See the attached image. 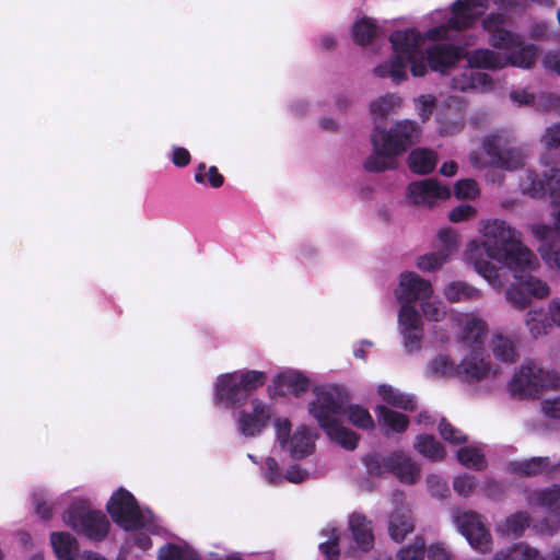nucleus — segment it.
I'll list each match as a JSON object with an SVG mask.
<instances>
[{
	"mask_svg": "<svg viewBox=\"0 0 560 560\" xmlns=\"http://www.w3.org/2000/svg\"><path fill=\"white\" fill-rule=\"evenodd\" d=\"M65 523L78 534L93 541H103L110 524L104 512L94 510L84 500L74 501L63 514Z\"/></svg>",
	"mask_w": 560,
	"mask_h": 560,
	"instance_id": "20e7f679",
	"label": "nucleus"
},
{
	"mask_svg": "<svg viewBox=\"0 0 560 560\" xmlns=\"http://www.w3.org/2000/svg\"><path fill=\"white\" fill-rule=\"evenodd\" d=\"M348 400L347 393L336 387L330 388L317 393L316 399L308 406V411L331 441L338 443L345 450L353 451L358 446L359 434L342 427L336 418L343 415L345 404Z\"/></svg>",
	"mask_w": 560,
	"mask_h": 560,
	"instance_id": "f03ea898",
	"label": "nucleus"
},
{
	"mask_svg": "<svg viewBox=\"0 0 560 560\" xmlns=\"http://www.w3.org/2000/svg\"><path fill=\"white\" fill-rule=\"evenodd\" d=\"M400 105L401 98L398 95L387 94L373 102L370 106V109L375 119H385L390 114V112Z\"/></svg>",
	"mask_w": 560,
	"mask_h": 560,
	"instance_id": "79ce46f5",
	"label": "nucleus"
},
{
	"mask_svg": "<svg viewBox=\"0 0 560 560\" xmlns=\"http://www.w3.org/2000/svg\"><path fill=\"white\" fill-rule=\"evenodd\" d=\"M492 351L498 360L505 363H514L518 357L514 342L502 335L493 337Z\"/></svg>",
	"mask_w": 560,
	"mask_h": 560,
	"instance_id": "4c0bfd02",
	"label": "nucleus"
},
{
	"mask_svg": "<svg viewBox=\"0 0 560 560\" xmlns=\"http://www.w3.org/2000/svg\"><path fill=\"white\" fill-rule=\"evenodd\" d=\"M454 490L462 497H469L477 487V479L468 474L457 476L453 482Z\"/></svg>",
	"mask_w": 560,
	"mask_h": 560,
	"instance_id": "bf43d9fd",
	"label": "nucleus"
},
{
	"mask_svg": "<svg viewBox=\"0 0 560 560\" xmlns=\"http://www.w3.org/2000/svg\"><path fill=\"white\" fill-rule=\"evenodd\" d=\"M509 470L522 477H536L546 472L549 477L560 474V462L551 464L548 456L532 457L509 463Z\"/></svg>",
	"mask_w": 560,
	"mask_h": 560,
	"instance_id": "aec40b11",
	"label": "nucleus"
},
{
	"mask_svg": "<svg viewBox=\"0 0 560 560\" xmlns=\"http://www.w3.org/2000/svg\"><path fill=\"white\" fill-rule=\"evenodd\" d=\"M433 293L430 281L421 278L413 271L400 275L396 295L401 304H412L416 301L430 299Z\"/></svg>",
	"mask_w": 560,
	"mask_h": 560,
	"instance_id": "2eb2a0df",
	"label": "nucleus"
},
{
	"mask_svg": "<svg viewBox=\"0 0 560 560\" xmlns=\"http://www.w3.org/2000/svg\"><path fill=\"white\" fill-rule=\"evenodd\" d=\"M407 190L409 198L416 205L431 202L432 199L445 200L451 197V189L433 178L412 182Z\"/></svg>",
	"mask_w": 560,
	"mask_h": 560,
	"instance_id": "6ab92c4d",
	"label": "nucleus"
},
{
	"mask_svg": "<svg viewBox=\"0 0 560 560\" xmlns=\"http://www.w3.org/2000/svg\"><path fill=\"white\" fill-rule=\"evenodd\" d=\"M506 18L502 13H490L482 20V27L490 34L504 28Z\"/></svg>",
	"mask_w": 560,
	"mask_h": 560,
	"instance_id": "e2e57ef3",
	"label": "nucleus"
},
{
	"mask_svg": "<svg viewBox=\"0 0 560 560\" xmlns=\"http://www.w3.org/2000/svg\"><path fill=\"white\" fill-rule=\"evenodd\" d=\"M526 325L530 335L537 338L547 334L549 325L542 311L530 310L526 315Z\"/></svg>",
	"mask_w": 560,
	"mask_h": 560,
	"instance_id": "864d4df0",
	"label": "nucleus"
},
{
	"mask_svg": "<svg viewBox=\"0 0 560 560\" xmlns=\"http://www.w3.org/2000/svg\"><path fill=\"white\" fill-rule=\"evenodd\" d=\"M113 522L126 532L142 529L148 521L131 492L125 488L115 491L106 504Z\"/></svg>",
	"mask_w": 560,
	"mask_h": 560,
	"instance_id": "0eeeda50",
	"label": "nucleus"
},
{
	"mask_svg": "<svg viewBox=\"0 0 560 560\" xmlns=\"http://www.w3.org/2000/svg\"><path fill=\"white\" fill-rule=\"evenodd\" d=\"M428 65L431 70L441 73L447 72L464 59V48L454 44H435L425 50Z\"/></svg>",
	"mask_w": 560,
	"mask_h": 560,
	"instance_id": "f3484780",
	"label": "nucleus"
},
{
	"mask_svg": "<svg viewBox=\"0 0 560 560\" xmlns=\"http://www.w3.org/2000/svg\"><path fill=\"white\" fill-rule=\"evenodd\" d=\"M398 323L400 329L422 327L421 316L412 304H401Z\"/></svg>",
	"mask_w": 560,
	"mask_h": 560,
	"instance_id": "603ef678",
	"label": "nucleus"
},
{
	"mask_svg": "<svg viewBox=\"0 0 560 560\" xmlns=\"http://www.w3.org/2000/svg\"><path fill=\"white\" fill-rule=\"evenodd\" d=\"M515 280L517 284H511L505 291V296L514 307L525 310L530 304V296L536 298V295L529 292L526 285L522 284L517 278ZM537 299L540 298L537 296Z\"/></svg>",
	"mask_w": 560,
	"mask_h": 560,
	"instance_id": "a19ab883",
	"label": "nucleus"
},
{
	"mask_svg": "<svg viewBox=\"0 0 560 560\" xmlns=\"http://www.w3.org/2000/svg\"><path fill=\"white\" fill-rule=\"evenodd\" d=\"M378 394L385 402L395 408L405 411H415L417 409V399L413 395L401 393L390 385H380Z\"/></svg>",
	"mask_w": 560,
	"mask_h": 560,
	"instance_id": "cd10ccee",
	"label": "nucleus"
},
{
	"mask_svg": "<svg viewBox=\"0 0 560 560\" xmlns=\"http://www.w3.org/2000/svg\"><path fill=\"white\" fill-rule=\"evenodd\" d=\"M348 420L357 428L362 430L374 429V421L369 410L360 405H347L345 404V412Z\"/></svg>",
	"mask_w": 560,
	"mask_h": 560,
	"instance_id": "ea45409f",
	"label": "nucleus"
},
{
	"mask_svg": "<svg viewBox=\"0 0 560 560\" xmlns=\"http://www.w3.org/2000/svg\"><path fill=\"white\" fill-rule=\"evenodd\" d=\"M485 335L486 323L479 318H471L463 328L462 342L469 348V351L483 350Z\"/></svg>",
	"mask_w": 560,
	"mask_h": 560,
	"instance_id": "2f4dec72",
	"label": "nucleus"
},
{
	"mask_svg": "<svg viewBox=\"0 0 560 560\" xmlns=\"http://www.w3.org/2000/svg\"><path fill=\"white\" fill-rule=\"evenodd\" d=\"M415 528L409 510L396 509L389 516L388 533L393 540L400 542Z\"/></svg>",
	"mask_w": 560,
	"mask_h": 560,
	"instance_id": "393cba45",
	"label": "nucleus"
},
{
	"mask_svg": "<svg viewBox=\"0 0 560 560\" xmlns=\"http://www.w3.org/2000/svg\"><path fill=\"white\" fill-rule=\"evenodd\" d=\"M455 523L460 534L477 551L486 553L492 549V538L480 514L467 511L458 514Z\"/></svg>",
	"mask_w": 560,
	"mask_h": 560,
	"instance_id": "9b49d317",
	"label": "nucleus"
},
{
	"mask_svg": "<svg viewBox=\"0 0 560 560\" xmlns=\"http://www.w3.org/2000/svg\"><path fill=\"white\" fill-rule=\"evenodd\" d=\"M314 440L306 425H301L290 440V455L294 459H302L308 456L314 448Z\"/></svg>",
	"mask_w": 560,
	"mask_h": 560,
	"instance_id": "c85d7f7f",
	"label": "nucleus"
},
{
	"mask_svg": "<svg viewBox=\"0 0 560 560\" xmlns=\"http://www.w3.org/2000/svg\"><path fill=\"white\" fill-rule=\"evenodd\" d=\"M252 408V412L242 410L238 413V431L245 438L259 435L271 419V409L262 400L258 398L253 399Z\"/></svg>",
	"mask_w": 560,
	"mask_h": 560,
	"instance_id": "4468645a",
	"label": "nucleus"
},
{
	"mask_svg": "<svg viewBox=\"0 0 560 560\" xmlns=\"http://www.w3.org/2000/svg\"><path fill=\"white\" fill-rule=\"evenodd\" d=\"M33 505L35 513L43 521H49L52 517V504L48 502L44 493L36 492L33 494Z\"/></svg>",
	"mask_w": 560,
	"mask_h": 560,
	"instance_id": "052dcab7",
	"label": "nucleus"
},
{
	"mask_svg": "<svg viewBox=\"0 0 560 560\" xmlns=\"http://www.w3.org/2000/svg\"><path fill=\"white\" fill-rule=\"evenodd\" d=\"M538 48L534 44H524L521 39V45L517 48L511 49L506 59V66L511 65L524 69H530L537 59Z\"/></svg>",
	"mask_w": 560,
	"mask_h": 560,
	"instance_id": "7c9ffc66",
	"label": "nucleus"
},
{
	"mask_svg": "<svg viewBox=\"0 0 560 560\" xmlns=\"http://www.w3.org/2000/svg\"><path fill=\"white\" fill-rule=\"evenodd\" d=\"M520 186L533 198L549 196L553 206H560V168H551L548 174L528 170L521 178Z\"/></svg>",
	"mask_w": 560,
	"mask_h": 560,
	"instance_id": "9d476101",
	"label": "nucleus"
},
{
	"mask_svg": "<svg viewBox=\"0 0 560 560\" xmlns=\"http://www.w3.org/2000/svg\"><path fill=\"white\" fill-rule=\"evenodd\" d=\"M438 155L430 149H415L408 155L410 171L418 175L430 174L436 166Z\"/></svg>",
	"mask_w": 560,
	"mask_h": 560,
	"instance_id": "bb28decb",
	"label": "nucleus"
},
{
	"mask_svg": "<svg viewBox=\"0 0 560 560\" xmlns=\"http://www.w3.org/2000/svg\"><path fill=\"white\" fill-rule=\"evenodd\" d=\"M371 143L374 153L365 160L364 168L373 173H381L394 168L396 165L395 158L398 156V154L386 150V144L380 140L377 133H371Z\"/></svg>",
	"mask_w": 560,
	"mask_h": 560,
	"instance_id": "5701e85b",
	"label": "nucleus"
},
{
	"mask_svg": "<svg viewBox=\"0 0 560 560\" xmlns=\"http://www.w3.org/2000/svg\"><path fill=\"white\" fill-rule=\"evenodd\" d=\"M536 503L546 510V516L539 522V530L552 535L560 529V485H552L536 493Z\"/></svg>",
	"mask_w": 560,
	"mask_h": 560,
	"instance_id": "ddd939ff",
	"label": "nucleus"
},
{
	"mask_svg": "<svg viewBox=\"0 0 560 560\" xmlns=\"http://www.w3.org/2000/svg\"><path fill=\"white\" fill-rule=\"evenodd\" d=\"M454 88L462 91L483 89L488 90L492 86V79L489 74L479 71H471L468 75L463 74L462 79L454 78Z\"/></svg>",
	"mask_w": 560,
	"mask_h": 560,
	"instance_id": "c9c22d12",
	"label": "nucleus"
},
{
	"mask_svg": "<svg viewBox=\"0 0 560 560\" xmlns=\"http://www.w3.org/2000/svg\"><path fill=\"white\" fill-rule=\"evenodd\" d=\"M323 536H327L328 540L319 544L318 548L319 551L326 556L327 560H338L340 556V535L338 533V529L332 528H325L320 533Z\"/></svg>",
	"mask_w": 560,
	"mask_h": 560,
	"instance_id": "37998d69",
	"label": "nucleus"
},
{
	"mask_svg": "<svg viewBox=\"0 0 560 560\" xmlns=\"http://www.w3.org/2000/svg\"><path fill=\"white\" fill-rule=\"evenodd\" d=\"M542 141L548 148H560V122L553 124L547 128Z\"/></svg>",
	"mask_w": 560,
	"mask_h": 560,
	"instance_id": "774afa93",
	"label": "nucleus"
},
{
	"mask_svg": "<svg viewBox=\"0 0 560 560\" xmlns=\"http://www.w3.org/2000/svg\"><path fill=\"white\" fill-rule=\"evenodd\" d=\"M553 224V228L547 224H535L532 226V232L536 238L550 243L557 235H560V210H558L555 217Z\"/></svg>",
	"mask_w": 560,
	"mask_h": 560,
	"instance_id": "6e6d98bb",
	"label": "nucleus"
},
{
	"mask_svg": "<svg viewBox=\"0 0 560 560\" xmlns=\"http://www.w3.org/2000/svg\"><path fill=\"white\" fill-rule=\"evenodd\" d=\"M430 371L436 376H456V364L450 357L441 354L431 361Z\"/></svg>",
	"mask_w": 560,
	"mask_h": 560,
	"instance_id": "5fc2aeb1",
	"label": "nucleus"
},
{
	"mask_svg": "<svg viewBox=\"0 0 560 560\" xmlns=\"http://www.w3.org/2000/svg\"><path fill=\"white\" fill-rule=\"evenodd\" d=\"M476 214V209L470 205H459L451 210L448 219L451 222L458 223L468 220Z\"/></svg>",
	"mask_w": 560,
	"mask_h": 560,
	"instance_id": "69168bd1",
	"label": "nucleus"
},
{
	"mask_svg": "<svg viewBox=\"0 0 560 560\" xmlns=\"http://www.w3.org/2000/svg\"><path fill=\"white\" fill-rule=\"evenodd\" d=\"M447 252H434L422 255L417 260V267L423 272H431L447 261Z\"/></svg>",
	"mask_w": 560,
	"mask_h": 560,
	"instance_id": "09e8293b",
	"label": "nucleus"
},
{
	"mask_svg": "<svg viewBox=\"0 0 560 560\" xmlns=\"http://www.w3.org/2000/svg\"><path fill=\"white\" fill-rule=\"evenodd\" d=\"M489 44L497 49L511 51L521 45V36L502 28L490 35Z\"/></svg>",
	"mask_w": 560,
	"mask_h": 560,
	"instance_id": "c03bdc74",
	"label": "nucleus"
},
{
	"mask_svg": "<svg viewBox=\"0 0 560 560\" xmlns=\"http://www.w3.org/2000/svg\"><path fill=\"white\" fill-rule=\"evenodd\" d=\"M454 195L457 199H475L479 195V188L475 179H459L454 185Z\"/></svg>",
	"mask_w": 560,
	"mask_h": 560,
	"instance_id": "4d7b16f0",
	"label": "nucleus"
},
{
	"mask_svg": "<svg viewBox=\"0 0 560 560\" xmlns=\"http://www.w3.org/2000/svg\"><path fill=\"white\" fill-rule=\"evenodd\" d=\"M366 471L371 476L394 474L401 482L413 485L420 478V468L402 451H395L388 455L372 453L364 457Z\"/></svg>",
	"mask_w": 560,
	"mask_h": 560,
	"instance_id": "39448f33",
	"label": "nucleus"
},
{
	"mask_svg": "<svg viewBox=\"0 0 560 560\" xmlns=\"http://www.w3.org/2000/svg\"><path fill=\"white\" fill-rule=\"evenodd\" d=\"M374 73L380 78H390L395 84L407 80V67L400 57L393 56L389 62L378 65L374 68Z\"/></svg>",
	"mask_w": 560,
	"mask_h": 560,
	"instance_id": "72a5a7b5",
	"label": "nucleus"
},
{
	"mask_svg": "<svg viewBox=\"0 0 560 560\" xmlns=\"http://www.w3.org/2000/svg\"><path fill=\"white\" fill-rule=\"evenodd\" d=\"M267 382V374L257 370H245L222 374L217 378L214 389L215 404L225 408L244 405L250 395Z\"/></svg>",
	"mask_w": 560,
	"mask_h": 560,
	"instance_id": "7ed1b4c3",
	"label": "nucleus"
},
{
	"mask_svg": "<svg viewBox=\"0 0 560 560\" xmlns=\"http://www.w3.org/2000/svg\"><path fill=\"white\" fill-rule=\"evenodd\" d=\"M425 553V541L421 536H417L413 542L399 549L396 560H423Z\"/></svg>",
	"mask_w": 560,
	"mask_h": 560,
	"instance_id": "8fccbe9b",
	"label": "nucleus"
},
{
	"mask_svg": "<svg viewBox=\"0 0 560 560\" xmlns=\"http://www.w3.org/2000/svg\"><path fill=\"white\" fill-rule=\"evenodd\" d=\"M310 383L306 376L296 371H287L279 373L273 380V386L269 387V395L273 396H287L293 394L295 397H300L303 393L308 389Z\"/></svg>",
	"mask_w": 560,
	"mask_h": 560,
	"instance_id": "412c9836",
	"label": "nucleus"
},
{
	"mask_svg": "<svg viewBox=\"0 0 560 560\" xmlns=\"http://www.w3.org/2000/svg\"><path fill=\"white\" fill-rule=\"evenodd\" d=\"M493 560H545L537 549L524 544H516L505 551H500Z\"/></svg>",
	"mask_w": 560,
	"mask_h": 560,
	"instance_id": "58836bf2",
	"label": "nucleus"
},
{
	"mask_svg": "<svg viewBox=\"0 0 560 560\" xmlns=\"http://www.w3.org/2000/svg\"><path fill=\"white\" fill-rule=\"evenodd\" d=\"M50 542L59 560H77L79 542L71 534L54 532L50 535Z\"/></svg>",
	"mask_w": 560,
	"mask_h": 560,
	"instance_id": "a878e982",
	"label": "nucleus"
},
{
	"mask_svg": "<svg viewBox=\"0 0 560 560\" xmlns=\"http://www.w3.org/2000/svg\"><path fill=\"white\" fill-rule=\"evenodd\" d=\"M560 386V376L545 371L533 361L525 362L510 382V392L520 398L539 397L544 389H556Z\"/></svg>",
	"mask_w": 560,
	"mask_h": 560,
	"instance_id": "423d86ee",
	"label": "nucleus"
},
{
	"mask_svg": "<svg viewBox=\"0 0 560 560\" xmlns=\"http://www.w3.org/2000/svg\"><path fill=\"white\" fill-rule=\"evenodd\" d=\"M372 133L378 135L386 150L400 155L419 140L420 126L415 120L405 119L397 121L388 131L375 126Z\"/></svg>",
	"mask_w": 560,
	"mask_h": 560,
	"instance_id": "1a4fd4ad",
	"label": "nucleus"
},
{
	"mask_svg": "<svg viewBox=\"0 0 560 560\" xmlns=\"http://www.w3.org/2000/svg\"><path fill=\"white\" fill-rule=\"evenodd\" d=\"M349 528L357 546L364 552L374 547L372 522L361 513H353L349 518Z\"/></svg>",
	"mask_w": 560,
	"mask_h": 560,
	"instance_id": "b1692460",
	"label": "nucleus"
},
{
	"mask_svg": "<svg viewBox=\"0 0 560 560\" xmlns=\"http://www.w3.org/2000/svg\"><path fill=\"white\" fill-rule=\"evenodd\" d=\"M446 300L452 303L459 301L477 300L481 296V292L462 281H454L444 289Z\"/></svg>",
	"mask_w": 560,
	"mask_h": 560,
	"instance_id": "f704fd0d",
	"label": "nucleus"
},
{
	"mask_svg": "<svg viewBox=\"0 0 560 560\" xmlns=\"http://www.w3.org/2000/svg\"><path fill=\"white\" fill-rule=\"evenodd\" d=\"M529 523L530 516L527 512H516L505 520L503 533L518 537L529 526Z\"/></svg>",
	"mask_w": 560,
	"mask_h": 560,
	"instance_id": "de8ad7c7",
	"label": "nucleus"
},
{
	"mask_svg": "<svg viewBox=\"0 0 560 560\" xmlns=\"http://www.w3.org/2000/svg\"><path fill=\"white\" fill-rule=\"evenodd\" d=\"M389 42L393 46V56L400 57L401 61L408 67V61L412 57H419L420 46L423 42V37L416 28L398 30L390 34Z\"/></svg>",
	"mask_w": 560,
	"mask_h": 560,
	"instance_id": "dca6fc26",
	"label": "nucleus"
},
{
	"mask_svg": "<svg viewBox=\"0 0 560 560\" xmlns=\"http://www.w3.org/2000/svg\"><path fill=\"white\" fill-rule=\"evenodd\" d=\"M483 151L492 166L515 171L523 166V155L516 148H506L500 135H491L483 140Z\"/></svg>",
	"mask_w": 560,
	"mask_h": 560,
	"instance_id": "f8f14e48",
	"label": "nucleus"
},
{
	"mask_svg": "<svg viewBox=\"0 0 560 560\" xmlns=\"http://www.w3.org/2000/svg\"><path fill=\"white\" fill-rule=\"evenodd\" d=\"M457 460L465 467L482 470L486 467V459L475 447H462L457 451Z\"/></svg>",
	"mask_w": 560,
	"mask_h": 560,
	"instance_id": "49530a36",
	"label": "nucleus"
},
{
	"mask_svg": "<svg viewBox=\"0 0 560 560\" xmlns=\"http://www.w3.org/2000/svg\"><path fill=\"white\" fill-rule=\"evenodd\" d=\"M187 549L176 544H166L159 549V560H182Z\"/></svg>",
	"mask_w": 560,
	"mask_h": 560,
	"instance_id": "680f3d73",
	"label": "nucleus"
},
{
	"mask_svg": "<svg viewBox=\"0 0 560 560\" xmlns=\"http://www.w3.org/2000/svg\"><path fill=\"white\" fill-rule=\"evenodd\" d=\"M421 310L429 320L440 322L445 316V312L438 304L430 302L429 299L421 300Z\"/></svg>",
	"mask_w": 560,
	"mask_h": 560,
	"instance_id": "338daca9",
	"label": "nucleus"
},
{
	"mask_svg": "<svg viewBox=\"0 0 560 560\" xmlns=\"http://www.w3.org/2000/svg\"><path fill=\"white\" fill-rule=\"evenodd\" d=\"M207 167L205 163L198 164L196 167L194 179L198 184H206L208 182L209 186L212 188H220L224 184V176L219 172L217 166H210L208 168V173L206 172Z\"/></svg>",
	"mask_w": 560,
	"mask_h": 560,
	"instance_id": "a18cd8bd",
	"label": "nucleus"
},
{
	"mask_svg": "<svg viewBox=\"0 0 560 560\" xmlns=\"http://www.w3.org/2000/svg\"><path fill=\"white\" fill-rule=\"evenodd\" d=\"M486 4L478 0H456L452 4V16L446 24L429 28L425 37L431 40L446 39L450 30L463 31L470 27L483 13Z\"/></svg>",
	"mask_w": 560,
	"mask_h": 560,
	"instance_id": "6e6552de",
	"label": "nucleus"
},
{
	"mask_svg": "<svg viewBox=\"0 0 560 560\" xmlns=\"http://www.w3.org/2000/svg\"><path fill=\"white\" fill-rule=\"evenodd\" d=\"M377 25L369 18H362L352 26V37L355 44L366 46L371 44L377 35Z\"/></svg>",
	"mask_w": 560,
	"mask_h": 560,
	"instance_id": "e433bc0d",
	"label": "nucleus"
},
{
	"mask_svg": "<svg viewBox=\"0 0 560 560\" xmlns=\"http://www.w3.org/2000/svg\"><path fill=\"white\" fill-rule=\"evenodd\" d=\"M482 247L488 257L503 262L534 295H549L547 283L530 275L536 265L535 255L523 245L512 226L498 219L488 221L482 228Z\"/></svg>",
	"mask_w": 560,
	"mask_h": 560,
	"instance_id": "f257e3e1",
	"label": "nucleus"
},
{
	"mask_svg": "<svg viewBox=\"0 0 560 560\" xmlns=\"http://www.w3.org/2000/svg\"><path fill=\"white\" fill-rule=\"evenodd\" d=\"M483 350H470L456 365V377L466 383H477L490 373V364L482 355Z\"/></svg>",
	"mask_w": 560,
	"mask_h": 560,
	"instance_id": "a211bd4d",
	"label": "nucleus"
},
{
	"mask_svg": "<svg viewBox=\"0 0 560 560\" xmlns=\"http://www.w3.org/2000/svg\"><path fill=\"white\" fill-rule=\"evenodd\" d=\"M400 332L404 338V345L408 352L420 350L423 338V327L401 328Z\"/></svg>",
	"mask_w": 560,
	"mask_h": 560,
	"instance_id": "13d9d810",
	"label": "nucleus"
},
{
	"mask_svg": "<svg viewBox=\"0 0 560 560\" xmlns=\"http://www.w3.org/2000/svg\"><path fill=\"white\" fill-rule=\"evenodd\" d=\"M415 448L419 454L433 462L442 460L446 455L443 445L430 434H419L416 439Z\"/></svg>",
	"mask_w": 560,
	"mask_h": 560,
	"instance_id": "473e14b6",
	"label": "nucleus"
},
{
	"mask_svg": "<svg viewBox=\"0 0 560 560\" xmlns=\"http://www.w3.org/2000/svg\"><path fill=\"white\" fill-rule=\"evenodd\" d=\"M427 485L431 494L436 498H445L450 491L447 483L436 475L428 476Z\"/></svg>",
	"mask_w": 560,
	"mask_h": 560,
	"instance_id": "0e129e2a",
	"label": "nucleus"
},
{
	"mask_svg": "<svg viewBox=\"0 0 560 560\" xmlns=\"http://www.w3.org/2000/svg\"><path fill=\"white\" fill-rule=\"evenodd\" d=\"M464 58L470 69L495 71L506 67L504 56L488 48H477L470 51L464 49Z\"/></svg>",
	"mask_w": 560,
	"mask_h": 560,
	"instance_id": "4be33fe9",
	"label": "nucleus"
},
{
	"mask_svg": "<svg viewBox=\"0 0 560 560\" xmlns=\"http://www.w3.org/2000/svg\"><path fill=\"white\" fill-rule=\"evenodd\" d=\"M439 432L445 442H448L453 445H462L467 442V436L445 418H442L439 423Z\"/></svg>",
	"mask_w": 560,
	"mask_h": 560,
	"instance_id": "3c124183",
	"label": "nucleus"
},
{
	"mask_svg": "<svg viewBox=\"0 0 560 560\" xmlns=\"http://www.w3.org/2000/svg\"><path fill=\"white\" fill-rule=\"evenodd\" d=\"M381 425L388 428L392 432L404 433L409 427L408 416L397 412L386 406L380 405L375 409Z\"/></svg>",
	"mask_w": 560,
	"mask_h": 560,
	"instance_id": "c756f323",
	"label": "nucleus"
}]
</instances>
